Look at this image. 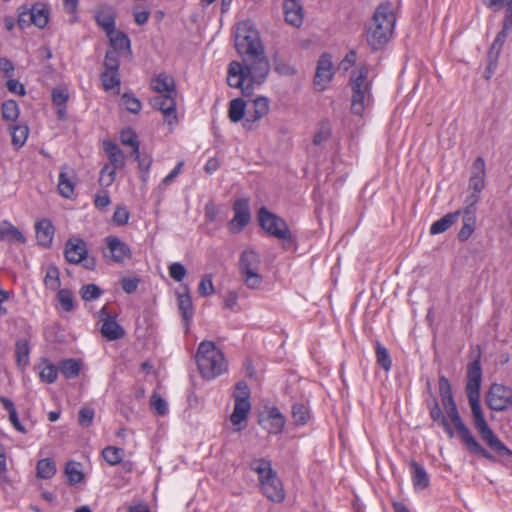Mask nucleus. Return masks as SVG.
I'll use <instances>...</instances> for the list:
<instances>
[{
  "mask_svg": "<svg viewBox=\"0 0 512 512\" xmlns=\"http://www.w3.org/2000/svg\"><path fill=\"white\" fill-rule=\"evenodd\" d=\"M64 473L70 485H77L84 480V473L79 462L68 461L65 465Z\"/></svg>",
  "mask_w": 512,
  "mask_h": 512,
  "instance_id": "72a5a7b5",
  "label": "nucleus"
},
{
  "mask_svg": "<svg viewBox=\"0 0 512 512\" xmlns=\"http://www.w3.org/2000/svg\"><path fill=\"white\" fill-rule=\"evenodd\" d=\"M102 80V85L105 90H111L113 88L120 87V76L119 71H103L100 75ZM119 93V90L117 91Z\"/></svg>",
  "mask_w": 512,
  "mask_h": 512,
  "instance_id": "a18cd8bd",
  "label": "nucleus"
},
{
  "mask_svg": "<svg viewBox=\"0 0 512 512\" xmlns=\"http://www.w3.org/2000/svg\"><path fill=\"white\" fill-rule=\"evenodd\" d=\"M104 150L109 157L110 166L121 169L125 166V156L122 150L113 142L105 141Z\"/></svg>",
  "mask_w": 512,
  "mask_h": 512,
  "instance_id": "c756f323",
  "label": "nucleus"
},
{
  "mask_svg": "<svg viewBox=\"0 0 512 512\" xmlns=\"http://www.w3.org/2000/svg\"><path fill=\"white\" fill-rule=\"evenodd\" d=\"M486 402L494 411L512 409V388L498 383L492 384L487 393Z\"/></svg>",
  "mask_w": 512,
  "mask_h": 512,
  "instance_id": "f8f14e48",
  "label": "nucleus"
},
{
  "mask_svg": "<svg viewBox=\"0 0 512 512\" xmlns=\"http://www.w3.org/2000/svg\"><path fill=\"white\" fill-rule=\"evenodd\" d=\"M460 215V210L446 214L431 225L430 233L435 235L445 232L457 221Z\"/></svg>",
  "mask_w": 512,
  "mask_h": 512,
  "instance_id": "2f4dec72",
  "label": "nucleus"
},
{
  "mask_svg": "<svg viewBox=\"0 0 512 512\" xmlns=\"http://www.w3.org/2000/svg\"><path fill=\"white\" fill-rule=\"evenodd\" d=\"M45 284L52 289L57 288L60 285L59 270L56 267H49L45 276Z\"/></svg>",
  "mask_w": 512,
  "mask_h": 512,
  "instance_id": "69168bd1",
  "label": "nucleus"
},
{
  "mask_svg": "<svg viewBox=\"0 0 512 512\" xmlns=\"http://www.w3.org/2000/svg\"><path fill=\"white\" fill-rule=\"evenodd\" d=\"M396 16L389 3L380 4L372 17L366 32V41L373 51L384 48L390 41Z\"/></svg>",
  "mask_w": 512,
  "mask_h": 512,
  "instance_id": "f03ea898",
  "label": "nucleus"
},
{
  "mask_svg": "<svg viewBox=\"0 0 512 512\" xmlns=\"http://www.w3.org/2000/svg\"><path fill=\"white\" fill-rule=\"evenodd\" d=\"M184 289V293L178 294V309L181 312L185 323V332L188 333L190 321L193 317V303L189 294L188 287H185Z\"/></svg>",
  "mask_w": 512,
  "mask_h": 512,
  "instance_id": "bb28decb",
  "label": "nucleus"
},
{
  "mask_svg": "<svg viewBox=\"0 0 512 512\" xmlns=\"http://www.w3.org/2000/svg\"><path fill=\"white\" fill-rule=\"evenodd\" d=\"M106 244L110 257L114 262L123 263L126 258H130L131 250L129 246L118 237L108 236L106 238Z\"/></svg>",
  "mask_w": 512,
  "mask_h": 512,
  "instance_id": "4be33fe9",
  "label": "nucleus"
},
{
  "mask_svg": "<svg viewBox=\"0 0 512 512\" xmlns=\"http://www.w3.org/2000/svg\"><path fill=\"white\" fill-rule=\"evenodd\" d=\"M444 429L447 435L452 438L454 430L460 437L466 448L475 455L481 456L489 461H495V457L488 452L473 436L469 428L462 422V418H434Z\"/></svg>",
  "mask_w": 512,
  "mask_h": 512,
  "instance_id": "39448f33",
  "label": "nucleus"
},
{
  "mask_svg": "<svg viewBox=\"0 0 512 512\" xmlns=\"http://www.w3.org/2000/svg\"><path fill=\"white\" fill-rule=\"evenodd\" d=\"M36 238L38 243L43 247H49L54 236V227L49 219H42L35 225Z\"/></svg>",
  "mask_w": 512,
  "mask_h": 512,
  "instance_id": "a878e982",
  "label": "nucleus"
},
{
  "mask_svg": "<svg viewBox=\"0 0 512 512\" xmlns=\"http://www.w3.org/2000/svg\"><path fill=\"white\" fill-rule=\"evenodd\" d=\"M376 356L378 364L385 370L389 371L391 368V359L386 348L377 343Z\"/></svg>",
  "mask_w": 512,
  "mask_h": 512,
  "instance_id": "052dcab7",
  "label": "nucleus"
},
{
  "mask_svg": "<svg viewBox=\"0 0 512 512\" xmlns=\"http://www.w3.org/2000/svg\"><path fill=\"white\" fill-rule=\"evenodd\" d=\"M438 392L443 410L440 409L437 401L434 400V407L430 411V416H443V413H446L447 416H459V411L452 393L451 383L448 378L443 375L439 376Z\"/></svg>",
  "mask_w": 512,
  "mask_h": 512,
  "instance_id": "1a4fd4ad",
  "label": "nucleus"
},
{
  "mask_svg": "<svg viewBox=\"0 0 512 512\" xmlns=\"http://www.w3.org/2000/svg\"><path fill=\"white\" fill-rule=\"evenodd\" d=\"M41 365H43L39 373L41 381L53 383L57 379L59 368L50 363L46 358L41 359Z\"/></svg>",
  "mask_w": 512,
  "mask_h": 512,
  "instance_id": "58836bf2",
  "label": "nucleus"
},
{
  "mask_svg": "<svg viewBox=\"0 0 512 512\" xmlns=\"http://www.w3.org/2000/svg\"><path fill=\"white\" fill-rule=\"evenodd\" d=\"M258 221L260 226L270 235L278 239H290L291 233L285 220L278 215L270 212L266 207H261L258 211Z\"/></svg>",
  "mask_w": 512,
  "mask_h": 512,
  "instance_id": "9d476101",
  "label": "nucleus"
},
{
  "mask_svg": "<svg viewBox=\"0 0 512 512\" xmlns=\"http://www.w3.org/2000/svg\"><path fill=\"white\" fill-rule=\"evenodd\" d=\"M283 10L285 20L294 27H299L303 23V8L299 0H284Z\"/></svg>",
  "mask_w": 512,
  "mask_h": 512,
  "instance_id": "5701e85b",
  "label": "nucleus"
},
{
  "mask_svg": "<svg viewBox=\"0 0 512 512\" xmlns=\"http://www.w3.org/2000/svg\"><path fill=\"white\" fill-rule=\"evenodd\" d=\"M33 13V25L44 28L49 20V11L42 4H35L31 7Z\"/></svg>",
  "mask_w": 512,
  "mask_h": 512,
  "instance_id": "a19ab883",
  "label": "nucleus"
},
{
  "mask_svg": "<svg viewBox=\"0 0 512 512\" xmlns=\"http://www.w3.org/2000/svg\"><path fill=\"white\" fill-rule=\"evenodd\" d=\"M186 273V268L181 263H172L169 266L170 277L177 282L182 281L183 278L186 276Z\"/></svg>",
  "mask_w": 512,
  "mask_h": 512,
  "instance_id": "338daca9",
  "label": "nucleus"
},
{
  "mask_svg": "<svg viewBox=\"0 0 512 512\" xmlns=\"http://www.w3.org/2000/svg\"><path fill=\"white\" fill-rule=\"evenodd\" d=\"M150 405L154 411L159 415H164L167 412L166 401L157 393H154L150 398Z\"/></svg>",
  "mask_w": 512,
  "mask_h": 512,
  "instance_id": "0e129e2a",
  "label": "nucleus"
},
{
  "mask_svg": "<svg viewBox=\"0 0 512 512\" xmlns=\"http://www.w3.org/2000/svg\"><path fill=\"white\" fill-rule=\"evenodd\" d=\"M368 70L361 67L353 71L350 84L352 88L351 111L353 114L362 115L366 105L370 103V84L367 81Z\"/></svg>",
  "mask_w": 512,
  "mask_h": 512,
  "instance_id": "0eeeda50",
  "label": "nucleus"
},
{
  "mask_svg": "<svg viewBox=\"0 0 512 512\" xmlns=\"http://www.w3.org/2000/svg\"><path fill=\"white\" fill-rule=\"evenodd\" d=\"M76 182V176L73 169H69L68 171L67 166L62 167L58 182V191L61 196L65 198H71V196L74 194Z\"/></svg>",
  "mask_w": 512,
  "mask_h": 512,
  "instance_id": "b1692460",
  "label": "nucleus"
},
{
  "mask_svg": "<svg viewBox=\"0 0 512 512\" xmlns=\"http://www.w3.org/2000/svg\"><path fill=\"white\" fill-rule=\"evenodd\" d=\"M56 471V463L52 458L40 459L36 464V476L40 479H51Z\"/></svg>",
  "mask_w": 512,
  "mask_h": 512,
  "instance_id": "473e14b6",
  "label": "nucleus"
},
{
  "mask_svg": "<svg viewBox=\"0 0 512 512\" xmlns=\"http://www.w3.org/2000/svg\"><path fill=\"white\" fill-rule=\"evenodd\" d=\"M233 210L234 217L230 221V230L232 232L239 233L249 223L251 218L248 200H236L233 206Z\"/></svg>",
  "mask_w": 512,
  "mask_h": 512,
  "instance_id": "6ab92c4d",
  "label": "nucleus"
},
{
  "mask_svg": "<svg viewBox=\"0 0 512 512\" xmlns=\"http://www.w3.org/2000/svg\"><path fill=\"white\" fill-rule=\"evenodd\" d=\"M260 256L252 249L242 252L239 260V271L245 285L250 289L259 288L262 276L259 274Z\"/></svg>",
  "mask_w": 512,
  "mask_h": 512,
  "instance_id": "6e6552de",
  "label": "nucleus"
},
{
  "mask_svg": "<svg viewBox=\"0 0 512 512\" xmlns=\"http://www.w3.org/2000/svg\"><path fill=\"white\" fill-rule=\"evenodd\" d=\"M412 483L416 490H424L430 485V478L425 468L415 460L410 463Z\"/></svg>",
  "mask_w": 512,
  "mask_h": 512,
  "instance_id": "cd10ccee",
  "label": "nucleus"
},
{
  "mask_svg": "<svg viewBox=\"0 0 512 512\" xmlns=\"http://www.w3.org/2000/svg\"><path fill=\"white\" fill-rule=\"evenodd\" d=\"M258 423L270 434L280 433L285 426V418H258Z\"/></svg>",
  "mask_w": 512,
  "mask_h": 512,
  "instance_id": "37998d69",
  "label": "nucleus"
},
{
  "mask_svg": "<svg viewBox=\"0 0 512 512\" xmlns=\"http://www.w3.org/2000/svg\"><path fill=\"white\" fill-rule=\"evenodd\" d=\"M270 110L269 100L266 97H257L247 106V114L244 119L243 127L246 130H253L255 123L266 116Z\"/></svg>",
  "mask_w": 512,
  "mask_h": 512,
  "instance_id": "dca6fc26",
  "label": "nucleus"
},
{
  "mask_svg": "<svg viewBox=\"0 0 512 512\" xmlns=\"http://www.w3.org/2000/svg\"><path fill=\"white\" fill-rule=\"evenodd\" d=\"M57 300L63 310L70 312L74 309V298L69 289H60L57 293Z\"/></svg>",
  "mask_w": 512,
  "mask_h": 512,
  "instance_id": "3c124183",
  "label": "nucleus"
},
{
  "mask_svg": "<svg viewBox=\"0 0 512 512\" xmlns=\"http://www.w3.org/2000/svg\"><path fill=\"white\" fill-rule=\"evenodd\" d=\"M29 353L30 347L28 341L25 339H18L15 344V356L17 366L22 370L29 363Z\"/></svg>",
  "mask_w": 512,
  "mask_h": 512,
  "instance_id": "f704fd0d",
  "label": "nucleus"
},
{
  "mask_svg": "<svg viewBox=\"0 0 512 512\" xmlns=\"http://www.w3.org/2000/svg\"><path fill=\"white\" fill-rule=\"evenodd\" d=\"M120 61L118 53L115 50H108L104 59V71H119Z\"/></svg>",
  "mask_w": 512,
  "mask_h": 512,
  "instance_id": "4d7b16f0",
  "label": "nucleus"
},
{
  "mask_svg": "<svg viewBox=\"0 0 512 512\" xmlns=\"http://www.w3.org/2000/svg\"><path fill=\"white\" fill-rule=\"evenodd\" d=\"M176 93L162 94L154 96L150 99V105L155 109L162 112L164 121L173 125L178 122L176 114Z\"/></svg>",
  "mask_w": 512,
  "mask_h": 512,
  "instance_id": "4468645a",
  "label": "nucleus"
},
{
  "mask_svg": "<svg viewBox=\"0 0 512 512\" xmlns=\"http://www.w3.org/2000/svg\"><path fill=\"white\" fill-rule=\"evenodd\" d=\"M2 116L6 121H15L19 116L18 104L14 100L2 104Z\"/></svg>",
  "mask_w": 512,
  "mask_h": 512,
  "instance_id": "8fccbe9b",
  "label": "nucleus"
},
{
  "mask_svg": "<svg viewBox=\"0 0 512 512\" xmlns=\"http://www.w3.org/2000/svg\"><path fill=\"white\" fill-rule=\"evenodd\" d=\"M58 368L65 378L72 379L79 375L81 361L72 358L65 359L59 362Z\"/></svg>",
  "mask_w": 512,
  "mask_h": 512,
  "instance_id": "e433bc0d",
  "label": "nucleus"
},
{
  "mask_svg": "<svg viewBox=\"0 0 512 512\" xmlns=\"http://www.w3.org/2000/svg\"><path fill=\"white\" fill-rule=\"evenodd\" d=\"M474 427L478 431L484 443L500 456H512V451L499 440L496 434L487 424L485 418H474Z\"/></svg>",
  "mask_w": 512,
  "mask_h": 512,
  "instance_id": "ddd939ff",
  "label": "nucleus"
},
{
  "mask_svg": "<svg viewBox=\"0 0 512 512\" xmlns=\"http://www.w3.org/2000/svg\"><path fill=\"white\" fill-rule=\"evenodd\" d=\"M483 4L494 12L500 11L506 7V13L503 20V28L497 34L495 41L503 46L508 33L512 30V0H482Z\"/></svg>",
  "mask_w": 512,
  "mask_h": 512,
  "instance_id": "2eb2a0df",
  "label": "nucleus"
},
{
  "mask_svg": "<svg viewBox=\"0 0 512 512\" xmlns=\"http://www.w3.org/2000/svg\"><path fill=\"white\" fill-rule=\"evenodd\" d=\"M479 193L476 192H469V195L465 199L466 207L464 209L463 214L465 213H471V215H476V204L478 203L480 199Z\"/></svg>",
  "mask_w": 512,
  "mask_h": 512,
  "instance_id": "774afa93",
  "label": "nucleus"
},
{
  "mask_svg": "<svg viewBox=\"0 0 512 512\" xmlns=\"http://www.w3.org/2000/svg\"><path fill=\"white\" fill-rule=\"evenodd\" d=\"M480 358L481 353L478 351L475 358L468 364L467 367V383L465 391L472 410V416H483L480 405V386L482 380Z\"/></svg>",
  "mask_w": 512,
  "mask_h": 512,
  "instance_id": "423d86ee",
  "label": "nucleus"
},
{
  "mask_svg": "<svg viewBox=\"0 0 512 512\" xmlns=\"http://www.w3.org/2000/svg\"><path fill=\"white\" fill-rule=\"evenodd\" d=\"M258 416H282L280 410L270 401L262 400L257 407Z\"/></svg>",
  "mask_w": 512,
  "mask_h": 512,
  "instance_id": "13d9d810",
  "label": "nucleus"
},
{
  "mask_svg": "<svg viewBox=\"0 0 512 512\" xmlns=\"http://www.w3.org/2000/svg\"><path fill=\"white\" fill-rule=\"evenodd\" d=\"M101 456L105 462L110 466H116L120 464L125 456L123 448L116 446H106L101 452Z\"/></svg>",
  "mask_w": 512,
  "mask_h": 512,
  "instance_id": "c9c22d12",
  "label": "nucleus"
},
{
  "mask_svg": "<svg viewBox=\"0 0 512 512\" xmlns=\"http://www.w3.org/2000/svg\"><path fill=\"white\" fill-rule=\"evenodd\" d=\"M501 49H502V45L499 43L497 45V42L494 40V42L491 45L490 50L488 52V65L486 67V74H485V78L487 80L490 79L491 74L496 69L497 61H498V57L500 55Z\"/></svg>",
  "mask_w": 512,
  "mask_h": 512,
  "instance_id": "ea45409f",
  "label": "nucleus"
},
{
  "mask_svg": "<svg viewBox=\"0 0 512 512\" xmlns=\"http://www.w3.org/2000/svg\"><path fill=\"white\" fill-rule=\"evenodd\" d=\"M233 397L235 407L230 416H247L251 410V403L249 401L250 389L246 382L240 381L237 383Z\"/></svg>",
  "mask_w": 512,
  "mask_h": 512,
  "instance_id": "a211bd4d",
  "label": "nucleus"
},
{
  "mask_svg": "<svg viewBox=\"0 0 512 512\" xmlns=\"http://www.w3.org/2000/svg\"><path fill=\"white\" fill-rule=\"evenodd\" d=\"M195 361L201 376L214 379L227 369L223 352L212 341H202L195 355Z\"/></svg>",
  "mask_w": 512,
  "mask_h": 512,
  "instance_id": "20e7f679",
  "label": "nucleus"
},
{
  "mask_svg": "<svg viewBox=\"0 0 512 512\" xmlns=\"http://www.w3.org/2000/svg\"><path fill=\"white\" fill-rule=\"evenodd\" d=\"M97 23L105 30L107 34H113L115 30V20L111 13L100 12L96 15Z\"/></svg>",
  "mask_w": 512,
  "mask_h": 512,
  "instance_id": "de8ad7c7",
  "label": "nucleus"
},
{
  "mask_svg": "<svg viewBox=\"0 0 512 512\" xmlns=\"http://www.w3.org/2000/svg\"><path fill=\"white\" fill-rule=\"evenodd\" d=\"M151 89L159 95L177 92L174 78L166 73H160L152 78Z\"/></svg>",
  "mask_w": 512,
  "mask_h": 512,
  "instance_id": "393cba45",
  "label": "nucleus"
},
{
  "mask_svg": "<svg viewBox=\"0 0 512 512\" xmlns=\"http://www.w3.org/2000/svg\"><path fill=\"white\" fill-rule=\"evenodd\" d=\"M0 239L18 243H25L26 241L22 232L6 220L0 222Z\"/></svg>",
  "mask_w": 512,
  "mask_h": 512,
  "instance_id": "c85d7f7f",
  "label": "nucleus"
},
{
  "mask_svg": "<svg viewBox=\"0 0 512 512\" xmlns=\"http://www.w3.org/2000/svg\"><path fill=\"white\" fill-rule=\"evenodd\" d=\"M486 186V165L482 157H477L470 171L468 184V192H476L481 194Z\"/></svg>",
  "mask_w": 512,
  "mask_h": 512,
  "instance_id": "f3484780",
  "label": "nucleus"
},
{
  "mask_svg": "<svg viewBox=\"0 0 512 512\" xmlns=\"http://www.w3.org/2000/svg\"><path fill=\"white\" fill-rule=\"evenodd\" d=\"M121 99H122L123 105L129 112H131L133 114H137L140 112L141 102L133 94L124 93L122 95Z\"/></svg>",
  "mask_w": 512,
  "mask_h": 512,
  "instance_id": "6e6d98bb",
  "label": "nucleus"
},
{
  "mask_svg": "<svg viewBox=\"0 0 512 512\" xmlns=\"http://www.w3.org/2000/svg\"><path fill=\"white\" fill-rule=\"evenodd\" d=\"M274 70L282 76H292L296 73V68L292 64L278 56L274 58Z\"/></svg>",
  "mask_w": 512,
  "mask_h": 512,
  "instance_id": "09e8293b",
  "label": "nucleus"
},
{
  "mask_svg": "<svg viewBox=\"0 0 512 512\" xmlns=\"http://www.w3.org/2000/svg\"><path fill=\"white\" fill-rule=\"evenodd\" d=\"M132 154L135 156V160L138 162V167L141 171L144 172L142 175V181L146 182L147 175L146 172L149 170L151 164H152V158L148 154H141L139 149H137V152H132Z\"/></svg>",
  "mask_w": 512,
  "mask_h": 512,
  "instance_id": "603ef678",
  "label": "nucleus"
},
{
  "mask_svg": "<svg viewBox=\"0 0 512 512\" xmlns=\"http://www.w3.org/2000/svg\"><path fill=\"white\" fill-rule=\"evenodd\" d=\"M120 140L123 145L131 146L132 152H137V149H139L137 135L132 129L123 130L120 135Z\"/></svg>",
  "mask_w": 512,
  "mask_h": 512,
  "instance_id": "bf43d9fd",
  "label": "nucleus"
},
{
  "mask_svg": "<svg viewBox=\"0 0 512 512\" xmlns=\"http://www.w3.org/2000/svg\"><path fill=\"white\" fill-rule=\"evenodd\" d=\"M476 228V215L471 213L463 214V225L458 233V239L461 242L467 241L474 233Z\"/></svg>",
  "mask_w": 512,
  "mask_h": 512,
  "instance_id": "4c0bfd02",
  "label": "nucleus"
},
{
  "mask_svg": "<svg viewBox=\"0 0 512 512\" xmlns=\"http://www.w3.org/2000/svg\"><path fill=\"white\" fill-rule=\"evenodd\" d=\"M86 243L80 239H69L65 245V258L69 263L78 264L87 256Z\"/></svg>",
  "mask_w": 512,
  "mask_h": 512,
  "instance_id": "412c9836",
  "label": "nucleus"
},
{
  "mask_svg": "<svg viewBox=\"0 0 512 512\" xmlns=\"http://www.w3.org/2000/svg\"><path fill=\"white\" fill-rule=\"evenodd\" d=\"M116 170L117 169L110 166V164H106L101 169L99 184L105 187L110 186L115 180Z\"/></svg>",
  "mask_w": 512,
  "mask_h": 512,
  "instance_id": "5fc2aeb1",
  "label": "nucleus"
},
{
  "mask_svg": "<svg viewBox=\"0 0 512 512\" xmlns=\"http://www.w3.org/2000/svg\"><path fill=\"white\" fill-rule=\"evenodd\" d=\"M332 61L329 54H323L318 60L314 84L319 91L325 89L327 83L332 79Z\"/></svg>",
  "mask_w": 512,
  "mask_h": 512,
  "instance_id": "aec40b11",
  "label": "nucleus"
},
{
  "mask_svg": "<svg viewBox=\"0 0 512 512\" xmlns=\"http://www.w3.org/2000/svg\"><path fill=\"white\" fill-rule=\"evenodd\" d=\"M110 39V44L112 46L111 50H115L117 53L123 50L130 49V40L126 34L122 32H116L114 30L113 34H107Z\"/></svg>",
  "mask_w": 512,
  "mask_h": 512,
  "instance_id": "79ce46f5",
  "label": "nucleus"
},
{
  "mask_svg": "<svg viewBox=\"0 0 512 512\" xmlns=\"http://www.w3.org/2000/svg\"><path fill=\"white\" fill-rule=\"evenodd\" d=\"M235 47L243 57V64L238 61L229 64L227 83L230 87L240 88L244 97H251L254 85H261L267 78L270 64L259 32L250 21L238 23Z\"/></svg>",
  "mask_w": 512,
  "mask_h": 512,
  "instance_id": "f257e3e1",
  "label": "nucleus"
},
{
  "mask_svg": "<svg viewBox=\"0 0 512 512\" xmlns=\"http://www.w3.org/2000/svg\"><path fill=\"white\" fill-rule=\"evenodd\" d=\"M102 290L96 284H87L80 289V295L84 301H92L100 297Z\"/></svg>",
  "mask_w": 512,
  "mask_h": 512,
  "instance_id": "864d4df0",
  "label": "nucleus"
},
{
  "mask_svg": "<svg viewBox=\"0 0 512 512\" xmlns=\"http://www.w3.org/2000/svg\"><path fill=\"white\" fill-rule=\"evenodd\" d=\"M248 102L242 98H235L230 101L228 116L232 122H239L246 118Z\"/></svg>",
  "mask_w": 512,
  "mask_h": 512,
  "instance_id": "7c9ffc66",
  "label": "nucleus"
},
{
  "mask_svg": "<svg viewBox=\"0 0 512 512\" xmlns=\"http://www.w3.org/2000/svg\"><path fill=\"white\" fill-rule=\"evenodd\" d=\"M331 134L332 128L330 122L328 120L321 121L313 137V144L317 146L321 145L331 137Z\"/></svg>",
  "mask_w": 512,
  "mask_h": 512,
  "instance_id": "c03bdc74",
  "label": "nucleus"
},
{
  "mask_svg": "<svg viewBox=\"0 0 512 512\" xmlns=\"http://www.w3.org/2000/svg\"><path fill=\"white\" fill-rule=\"evenodd\" d=\"M249 468L258 475L261 492L272 502L281 503L286 493L282 480L272 468L270 460L257 458L250 462Z\"/></svg>",
  "mask_w": 512,
  "mask_h": 512,
  "instance_id": "7ed1b4c3",
  "label": "nucleus"
},
{
  "mask_svg": "<svg viewBox=\"0 0 512 512\" xmlns=\"http://www.w3.org/2000/svg\"><path fill=\"white\" fill-rule=\"evenodd\" d=\"M69 94L66 88H54L52 90V101L57 107L66 106Z\"/></svg>",
  "mask_w": 512,
  "mask_h": 512,
  "instance_id": "e2e57ef3",
  "label": "nucleus"
},
{
  "mask_svg": "<svg viewBox=\"0 0 512 512\" xmlns=\"http://www.w3.org/2000/svg\"><path fill=\"white\" fill-rule=\"evenodd\" d=\"M101 322L100 333L108 341H116L125 336L124 328L117 323L116 314L109 311L107 305L103 306L97 313Z\"/></svg>",
  "mask_w": 512,
  "mask_h": 512,
  "instance_id": "9b49d317",
  "label": "nucleus"
},
{
  "mask_svg": "<svg viewBox=\"0 0 512 512\" xmlns=\"http://www.w3.org/2000/svg\"><path fill=\"white\" fill-rule=\"evenodd\" d=\"M12 144L17 148L22 147L28 137V127L25 125H16L11 128Z\"/></svg>",
  "mask_w": 512,
  "mask_h": 512,
  "instance_id": "49530a36",
  "label": "nucleus"
},
{
  "mask_svg": "<svg viewBox=\"0 0 512 512\" xmlns=\"http://www.w3.org/2000/svg\"><path fill=\"white\" fill-rule=\"evenodd\" d=\"M212 275L206 274L198 285V292L201 296L206 297L214 293Z\"/></svg>",
  "mask_w": 512,
  "mask_h": 512,
  "instance_id": "680f3d73",
  "label": "nucleus"
}]
</instances>
